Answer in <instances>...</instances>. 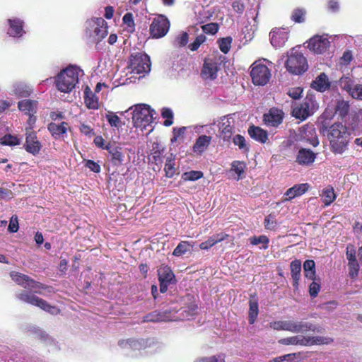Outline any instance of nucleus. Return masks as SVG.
<instances>
[{
  "label": "nucleus",
  "instance_id": "f257e3e1",
  "mask_svg": "<svg viewBox=\"0 0 362 362\" xmlns=\"http://www.w3.org/2000/svg\"><path fill=\"white\" fill-rule=\"evenodd\" d=\"M10 276L12 280L17 284L28 290L22 291L16 293L18 299L26 303L39 307L42 310L52 315H56L59 313L60 310L57 307L49 305L46 300L33 293V292L42 294L40 290L45 288V286L43 284L35 281L28 276L19 272H11Z\"/></svg>",
  "mask_w": 362,
  "mask_h": 362
},
{
  "label": "nucleus",
  "instance_id": "f03ea898",
  "mask_svg": "<svg viewBox=\"0 0 362 362\" xmlns=\"http://www.w3.org/2000/svg\"><path fill=\"white\" fill-rule=\"evenodd\" d=\"M83 76V71L76 65H69L57 75L54 83L57 89L64 93H69L78 83L79 77Z\"/></svg>",
  "mask_w": 362,
  "mask_h": 362
},
{
  "label": "nucleus",
  "instance_id": "7ed1b4c3",
  "mask_svg": "<svg viewBox=\"0 0 362 362\" xmlns=\"http://www.w3.org/2000/svg\"><path fill=\"white\" fill-rule=\"evenodd\" d=\"M327 137L334 153L341 154L347 149L350 134L341 123H334L329 127Z\"/></svg>",
  "mask_w": 362,
  "mask_h": 362
},
{
  "label": "nucleus",
  "instance_id": "20e7f679",
  "mask_svg": "<svg viewBox=\"0 0 362 362\" xmlns=\"http://www.w3.org/2000/svg\"><path fill=\"white\" fill-rule=\"evenodd\" d=\"M155 112L146 104H138L134 107L132 119L134 126L141 132L147 131V134L153 130L152 123Z\"/></svg>",
  "mask_w": 362,
  "mask_h": 362
},
{
  "label": "nucleus",
  "instance_id": "39448f33",
  "mask_svg": "<svg viewBox=\"0 0 362 362\" xmlns=\"http://www.w3.org/2000/svg\"><path fill=\"white\" fill-rule=\"evenodd\" d=\"M150 70V57L146 54L141 52L132 54L130 57L126 73V76L128 74H132V76L127 78L126 81L129 80V82H132V78L134 77V75H139V77H135V79L140 78L144 76L146 74H148Z\"/></svg>",
  "mask_w": 362,
  "mask_h": 362
},
{
  "label": "nucleus",
  "instance_id": "423d86ee",
  "mask_svg": "<svg viewBox=\"0 0 362 362\" xmlns=\"http://www.w3.org/2000/svg\"><path fill=\"white\" fill-rule=\"evenodd\" d=\"M108 33L107 23L103 18H93L86 22V37L90 42H99Z\"/></svg>",
  "mask_w": 362,
  "mask_h": 362
},
{
  "label": "nucleus",
  "instance_id": "0eeeda50",
  "mask_svg": "<svg viewBox=\"0 0 362 362\" xmlns=\"http://www.w3.org/2000/svg\"><path fill=\"white\" fill-rule=\"evenodd\" d=\"M226 62V56L214 52L209 55L204 60L201 71L202 77L205 80H214L217 78V73L221 66Z\"/></svg>",
  "mask_w": 362,
  "mask_h": 362
},
{
  "label": "nucleus",
  "instance_id": "6e6552de",
  "mask_svg": "<svg viewBox=\"0 0 362 362\" xmlns=\"http://www.w3.org/2000/svg\"><path fill=\"white\" fill-rule=\"evenodd\" d=\"M266 59L255 61L250 66V76L255 86H265L272 77L271 69Z\"/></svg>",
  "mask_w": 362,
  "mask_h": 362
},
{
  "label": "nucleus",
  "instance_id": "1a4fd4ad",
  "mask_svg": "<svg viewBox=\"0 0 362 362\" xmlns=\"http://www.w3.org/2000/svg\"><path fill=\"white\" fill-rule=\"evenodd\" d=\"M285 66L289 73L295 75L303 74L308 68L306 58L295 48L288 52V58Z\"/></svg>",
  "mask_w": 362,
  "mask_h": 362
},
{
  "label": "nucleus",
  "instance_id": "9d476101",
  "mask_svg": "<svg viewBox=\"0 0 362 362\" xmlns=\"http://www.w3.org/2000/svg\"><path fill=\"white\" fill-rule=\"evenodd\" d=\"M316 110V103L312 96H307L303 103L293 110V115L300 119H305Z\"/></svg>",
  "mask_w": 362,
  "mask_h": 362
},
{
  "label": "nucleus",
  "instance_id": "9b49d317",
  "mask_svg": "<svg viewBox=\"0 0 362 362\" xmlns=\"http://www.w3.org/2000/svg\"><path fill=\"white\" fill-rule=\"evenodd\" d=\"M170 22L168 19L163 15L158 16L154 18L151 26L150 33L153 38H160L164 37L168 32Z\"/></svg>",
  "mask_w": 362,
  "mask_h": 362
},
{
  "label": "nucleus",
  "instance_id": "f8f14e48",
  "mask_svg": "<svg viewBox=\"0 0 362 362\" xmlns=\"http://www.w3.org/2000/svg\"><path fill=\"white\" fill-rule=\"evenodd\" d=\"M330 46V41L327 34L316 35L308 42V48L316 54L325 52Z\"/></svg>",
  "mask_w": 362,
  "mask_h": 362
},
{
  "label": "nucleus",
  "instance_id": "ddd939ff",
  "mask_svg": "<svg viewBox=\"0 0 362 362\" xmlns=\"http://www.w3.org/2000/svg\"><path fill=\"white\" fill-rule=\"evenodd\" d=\"M285 331L292 333H305L308 331L319 332L317 327L309 322L298 320H286Z\"/></svg>",
  "mask_w": 362,
  "mask_h": 362
},
{
  "label": "nucleus",
  "instance_id": "4468645a",
  "mask_svg": "<svg viewBox=\"0 0 362 362\" xmlns=\"http://www.w3.org/2000/svg\"><path fill=\"white\" fill-rule=\"evenodd\" d=\"M151 340L144 339L130 338L121 339L118 341L120 348L125 350L140 351L144 349L151 345Z\"/></svg>",
  "mask_w": 362,
  "mask_h": 362
},
{
  "label": "nucleus",
  "instance_id": "2eb2a0df",
  "mask_svg": "<svg viewBox=\"0 0 362 362\" xmlns=\"http://www.w3.org/2000/svg\"><path fill=\"white\" fill-rule=\"evenodd\" d=\"M284 115L282 110L274 107L271 108L264 114V123L268 127H277L282 123Z\"/></svg>",
  "mask_w": 362,
  "mask_h": 362
},
{
  "label": "nucleus",
  "instance_id": "dca6fc26",
  "mask_svg": "<svg viewBox=\"0 0 362 362\" xmlns=\"http://www.w3.org/2000/svg\"><path fill=\"white\" fill-rule=\"evenodd\" d=\"M234 119L231 115L224 116L218 124L220 137L224 141H229L233 132Z\"/></svg>",
  "mask_w": 362,
  "mask_h": 362
},
{
  "label": "nucleus",
  "instance_id": "f3484780",
  "mask_svg": "<svg viewBox=\"0 0 362 362\" xmlns=\"http://www.w3.org/2000/svg\"><path fill=\"white\" fill-rule=\"evenodd\" d=\"M32 93L30 86L23 81H15L11 86L9 94L17 98H28Z\"/></svg>",
  "mask_w": 362,
  "mask_h": 362
},
{
  "label": "nucleus",
  "instance_id": "a211bd4d",
  "mask_svg": "<svg viewBox=\"0 0 362 362\" xmlns=\"http://www.w3.org/2000/svg\"><path fill=\"white\" fill-rule=\"evenodd\" d=\"M269 36L271 44L274 47H281L288 38V31L286 28H275L271 31Z\"/></svg>",
  "mask_w": 362,
  "mask_h": 362
},
{
  "label": "nucleus",
  "instance_id": "6ab92c4d",
  "mask_svg": "<svg viewBox=\"0 0 362 362\" xmlns=\"http://www.w3.org/2000/svg\"><path fill=\"white\" fill-rule=\"evenodd\" d=\"M25 135V149L26 151L34 156L38 154L42 146L37 138L36 133L34 132H28L27 130Z\"/></svg>",
  "mask_w": 362,
  "mask_h": 362
},
{
  "label": "nucleus",
  "instance_id": "aec40b11",
  "mask_svg": "<svg viewBox=\"0 0 362 362\" xmlns=\"http://www.w3.org/2000/svg\"><path fill=\"white\" fill-rule=\"evenodd\" d=\"M8 28L7 33L13 37H21L25 33L23 29L24 22L18 18H13L8 20Z\"/></svg>",
  "mask_w": 362,
  "mask_h": 362
},
{
  "label": "nucleus",
  "instance_id": "412c9836",
  "mask_svg": "<svg viewBox=\"0 0 362 362\" xmlns=\"http://www.w3.org/2000/svg\"><path fill=\"white\" fill-rule=\"evenodd\" d=\"M316 158V154L308 148H300L296 156V162L301 165H309L312 164Z\"/></svg>",
  "mask_w": 362,
  "mask_h": 362
},
{
  "label": "nucleus",
  "instance_id": "4be33fe9",
  "mask_svg": "<svg viewBox=\"0 0 362 362\" xmlns=\"http://www.w3.org/2000/svg\"><path fill=\"white\" fill-rule=\"evenodd\" d=\"M248 134L252 139L261 144H265L268 140V133L259 127L252 125L248 129Z\"/></svg>",
  "mask_w": 362,
  "mask_h": 362
},
{
  "label": "nucleus",
  "instance_id": "5701e85b",
  "mask_svg": "<svg viewBox=\"0 0 362 362\" xmlns=\"http://www.w3.org/2000/svg\"><path fill=\"white\" fill-rule=\"evenodd\" d=\"M110 155V160L114 165H119L124 160V155L122 153V148L118 146H113L110 144L105 146Z\"/></svg>",
  "mask_w": 362,
  "mask_h": 362
},
{
  "label": "nucleus",
  "instance_id": "b1692460",
  "mask_svg": "<svg viewBox=\"0 0 362 362\" xmlns=\"http://www.w3.org/2000/svg\"><path fill=\"white\" fill-rule=\"evenodd\" d=\"M211 136L206 135L199 136L193 146V151L197 154L203 153L209 147L211 141Z\"/></svg>",
  "mask_w": 362,
  "mask_h": 362
},
{
  "label": "nucleus",
  "instance_id": "393cba45",
  "mask_svg": "<svg viewBox=\"0 0 362 362\" xmlns=\"http://www.w3.org/2000/svg\"><path fill=\"white\" fill-rule=\"evenodd\" d=\"M308 188L309 185L308 183L295 185L292 187L289 188L284 194V195L287 197L285 200L289 201L296 197L303 194L308 191Z\"/></svg>",
  "mask_w": 362,
  "mask_h": 362
},
{
  "label": "nucleus",
  "instance_id": "a878e982",
  "mask_svg": "<svg viewBox=\"0 0 362 362\" xmlns=\"http://www.w3.org/2000/svg\"><path fill=\"white\" fill-rule=\"evenodd\" d=\"M38 103L37 100L25 99L18 103V107L20 111L26 115L35 114L37 110Z\"/></svg>",
  "mask_w": 362,
  "mask_h": 362
},
{
  "label": "nucleus",
  "instance_id": "bb28decb",
  "mask_svg": "<svg viewBox=\"0 0 362 362\" xmlns=\"http://www.w3.org/2000/svg\"><path fill=\"white\" fill-rule=\"evenodd\" d=\"M228 237V235L224 233L213 235L211 237H209L207 240L202 242L199 245V248L201 250H207L214 245H215L216 244L226 240Z\"/></svg>",
  "mask_w": 362,
  "mask_h": 362
},
{
  "label": "nucleus",
  "instance_id": "cd10ccee",
  "mask_svg": "<svg viewBox=\"0 0 362 362\" xmlns=\"http://www.w3.org/2000/svg\"><path fill=\"white\" fill-rule=\"evenodd\" d=\"M68 124L66 122H61L57 124L55 122H51L48 125V130L55 139H60L67 132Z\"/></svg>",
  "mask_w": 362,
  "mask_h": 362
},
{
  "label": "nucleus",
  "instance_id": "c85d7f7f",
  "mask_svg": "<svg viewBox=\"0 0 362 362\" xmlns=\"http://www.w3.org/2000/svg\"><path fill=\"white\" fill-rule=\"evenodd\" d=\"M84 101L88 109L97 110L99 107L98 97L88 86L84 90Z\"/></svg>",
  "mask_w": 362,
  "mask_h": 362
},
{
  "label": "nucleus",
  "instance_id": "c756f323",
  "mask_svg": "<svg viewBox=\"0 0 362 362\" xmlns=\"http://www.w3.org/2000/svg\"><path fill=\"white\" fill-rule=\"evenodd\" d=\"M312 87L320 92H324L329 88V83L327 75L325 73H321L313 82Z\"/></svg>",
  "mask_w": 362,
  "mask_h": 362
},
{
  "label": "nucleus",
  "instance_id": "7c9ffc66",
  "mask_svg": "<svg viewBox=\"0 0 362 362\" xmlns=\"http://www.w3.org/2000/svg\"><path fill=\"white\" fill-rule=\"evenodd\" d=\"M173 320L166 312L153 311L144 317V322H160Z\"/></svg>",
  "mask_w": 362,
  "mask_h": 362
},
{
  "label": "nucleus",
  "instance_id": "2f4dec72",
  "mask_svg": "<svg viewBox=\"0 0 362 362\" xmlns=\"http://www.w3.org/2000/svg\"><path fill=\"white\" fill-rule=\"evenodd\" d=\"M279 343L283 345L306 346V338L302 335H296L281 339Z\"/></svg>",
  "mask_w": 362,
  "mask_h": 362
},
{
  "label": "nucleus",
  "instance_id": "473e14b6",
  "mask_svg": "<svg viewBox=\"0 0 362 362\" xmlns=\"http://www.w3.org/2000/svg\"><path fill=\"white\" fill-rule=\"evenodd\" d=\"M158 274L160 281L172 283L175 278L172 270L168 266L160 267L158 269Z\"/></svg>",
  "mask_w": 362,
  "mask_h": 362
},
{
  "label": "nucleus",
  "instance_id": "72a5a7b5",
  "mask_svg": "<svg viewBox=\"0 0 362 362\" xmlns=\"http://www.w3.org/2000/svg\"><path fill=\"white\" fill-rule=\"evenodd\" d=\"M290 267L291 276L294 282L293 286H297L300 277L301 262L298 259H295L291 262Z\"/></svg>",
  "mask_w": 362,
  "mask_h": 362
},
{
  "label": "nucleus",
  "instance_id": "f704fd0d",
  "mask_svg": "<svg viewBox=\"0 0 362 362\" xmlns=\"http://www.w3.org/2000/svg\"><path fill=\"white\" fill-rule=\"evenodd\" d=\"M305 276L310 280H317L315 274V263L313 260L308 259L303 264Z\"/></svg>",
  "mask_w": 362,
  "mask_h": 362
},
{
  "label": "nucleus",
  "instance_id": "c9c22d12",
  "mask_svg": "<svg viewBox=\"0 0 362 362\" xmlns=\"http://www.w3.org/2000/svg\"><path fill=\"white\" fill-rule=\"evenodd\" d=\"M349 110V105L347 101L342 99H337L336 100L335 113L339 115L341 117H344L347 115Z\"/></svg>",
  "mask_w": 362,
  "mask_h": 362
},
{
  "label": "nucleus",
  "instance_id": "e433bc0d",
  "mask_svg": "<svg viewBox=\"0 0 362 362\" xmlns=\"http://www.w3.org/2000/svg\"><path fill=\"white\" fill-rule=\"evenodd\" d=\"M193 247V244L188 241H181L177 246L175 248L173 255L176 257H180L190 252Z\"/></svg>",
  "mask_w": 362,
  "mask_h": 362
},
{
  "label": "nucleus",
  "instance_id": "4c0bfd02",
  "mask_svg": "<svg viewBox=\"0 0 362 362\" xmlns=\"http://www.w3.org/2000/svg\"><path fill=\"white\" fill-rule=\"evenodd\" d=\"M306 346L329 344L333 341L330 337H305Z\"/></svg>",
  "mask_w": 362,
  "mask_h": 362
},
{
  "label": "nucleus",
  "instance_id": "58836bf2",
  "mask_svg": "<svg viewBox=\"0 0 362 362\" xmlns=\"http://www.w3.org/2000/svg\"><path fill=\"white\" fill-rule=\"evenodd\" d=\"M336 199V195L332 187H327L322 190V199L325 206L330 205Z\"/></svg>",
  "mask_w": 362,
  "mask_h": 362
},
{
  "label": "nucleus",
  "instance_id": "ea45409f",
  "mask_svg": "<svg viewBox=\"0 0 362 362\" xmlns=\"http://www.w3.org/2000/svg\"><path fill=\"white\" fill-rule=\"evenodd\" d=\"M259 308L258 303L256 299H251L250 300V309H249V322L253 324L258 315Z\"/></svg>",
  "mask_w": 362,
  "mask_h": 362
},
{
  "label": "nucleus",
  "instance_id": "a19ab883",
  "mask_svg": "<svg viewBox=\"0 0 362 362\" xmlns=\"http://www.w3.org/2000/svg\"><path fill=\"white\" fill-rule=\"evenodd\" d=\"M250 243L253 245H257L259 244H262V246L259 247L260 249L266 250L268 248L269 240L266 235H260V236H253L250 239Z\"/></svg>",
  "mask_w": 362,
  "mask_h": 362
},
{
  "label": "nucleus",
  "instance_id": "79ce46f5",
  "mask_svg": "<svg viewBox=\"0 0 362 362\" xmlns=\"http://www.w3.org/2000/svg\"><path fill=\"white\" fill-rule=\"evenodd\" d=\"M246 165L244 162L235 160L231 164V170L234 171L237 177L236 180H238L241 178V175L244 173Z\"/></svg>",
  "mask_w": 362,
  "mask_h": 362
},
{
  "label": "nucleus",
  "instance_id": "37998d69",
  "mask_svg": "<svg viewBox=\"0 0 362 362\" xmlns=\"http://www.w3.org/2000/svg\"><path fill=\"white\" fill-rule=\"evenodd\" d=\"M21 139L16 136L6 134L0 139V144L6 146H16L20 144Z\"/></svg>",
  "mask_w": 362,
  "mask_h": 362
},
{
  "label": "nucleus",
  "instance_id": "c03bdc74",
  "mask_svg": "<svg viewBox=\"0 0 362 362\" xmlns=\"http://www.w3.org/2000/svg\"><path fill=\"white\" fill-rule=\"evenodd\" d=\"M203 177V173L201 171L191 170L184 173L182 175V179L184 181H196Z\"/></svg>",
  "mask_w": 362,
  "mask_h": 362
},
{
  "label": "nucleus",
  "instance_id": "a18cd8bd",
  "mask_svg": "<svg viewBox=\"0 0 362 362\" xmlns=\"http://www.w3.org/2000/svg\"><path fill=\"white\" fill-rule=\"evenodd\" d=\"M354 85L353 81L349 76H342L339 81V86L348 93L350 92Z\"/></svg>",
  "mask_w": 362,
  "mask_h": 362
},
{
  "label": "nucleus",
  "instance_id": "49530a36",
  "mask_svg": "<svg viewBox=\"0 0 362 362\" xmlns=\"http://www.w3.org/2000/svg\"><path fill=\"white\" fill-rule=\"evenodd\" d=\"M161 115L165 120L163 124L166 127H169L173 123V112L170 108H163Z\"/></svg>",
  "mask_w": 362,
  "mask_h": 362
},
{
  "label": "nucleus",
  "instance_id": "de8ad7c7",
  "mask_svg": "<svg viewBox=\"0 0 362 362\" xmlns=\"http://www.w3.org/2000/svg\"><path fill=\"white\" fill-rule=\"evenodd\" d=\"M233 144L238 146L239 148L243 151H247L249 148L246 144V141L244 136L237 134L234 136L233 139Z\"/></svg>",
  "mask_w": 362,
  "mask_h": 362
},
{
  "label": "nucleus",
  "instance_id": "09e8293b",
  "mask_svg": "<svg viewBox=\"0 0 362 362\" xmlns=\"http://www.w3.org/2000/svg\"><path fill=\"white\" fill-rule=\"evenodd\" d=\"M232 38L227 37L218 40L219 48L222 52L227 54L231 47Z\"/></svg>",
  "mask_w": 362,
  "mask_h": 362
},
{
  "label": "nucleus",
  "instance_id": "8fccbe9b",
  "mask_svg": "<svg viewBox=\"0 0 362 362\" xmlns=\"http://www.w3.org/2000/svg\"><path fill=\"white\" fill-rule=\"evenodd\" d=\"M305 11L303 8H296L291 14V19L296 23H303L305 21Z\"/></svg>",
  "mask_w": 362,
  "mask_h": 362
},
{
  "label": "nucleus",
  "instance_id": "3c124183",
  "mask_svg": "<svg viewBox=\"0 0 362 362\" xmlns=\"http://www.w3.org/2000/svg\"><path fill=\"white\" fill-rule=\"evenodd\" d=\"M188 40V34L186 32H183L180 33L177 37H176L174 41V44L177 47H183L187 44Z\"/></svg>",
  "mask_w": 362,
  "mask_h": 362
},
{
  "label": "nucleus",
  "instance_id": "603ef678",
  "mask_svg": "<svg viewBox=\"0 0 362 362\" xmlns=\"http://www.w3.org/2000/svg\"><path fill=\"white\" fill-rule=\"evenodd\" d=\"M349 94L354 98L362 100V85L354 84Z\"/></svg>",
  "mask_w": 362,
  "mask_h": 362
},
{
  "label": "nucleus",
  "instance_id": "864d4df0",
  "mask_svg": "<svg viewBox=\"0 0 362 362\" xmlns=\"http://www.w3.org/2000/svg\"><path fill=\"white\" fill-rule=\"evenodd\" d=\"M164 170L166 177H173L176 173L175 162H165Z\"/></svg>",
  "mask_w": 362,
  "mask_h": 362
},
{
  "label": "nucleus",
  "instance_id": "5fc2aeb1",
  "mask_svg": "<svg viewBox=\"0 0 362 362\" xmlns=\"http://www.w3.org/2000/svg\"><path fill=\"white\" fill-rule=\"evenodd\" d=\"M106 118L109 124L114 127H119L120 125L119 117L113 112H109L106 115Z\"/></svg>",
  "mask_w": 362,
  "mask_h": 362
},
{
  "label": "nucleus",
  "instance_id": "6e6d98bb",
  "mask_svg": "<svg viewBox=\"0 0 362 362\" xmlns=\"http://www.w3.org/2000/svg\"><path fill=\"white\" fill-rule=\"evenodd\" d=\"M320 289V284L319 279L313 280V282L309 286V293L311 297L315 298L317 296Z\"/></svg>",
  "mask_w": 362,
  "mask_h": 362
},
{
  "label": "nucleus",
  "instance_id": "4d7b16f0",
  "mask_svg": "<svg viewBox=\"0 0 362 362\" xmlns=\"http://www.w3.org/2000/svg\"><path fill=\"white\" fill-rule=\"evenodd\" d=\"M202 30L207 34L214 35L218 32V25L217 23H211L202 26Z\"/></svg>",
  "mask_w": 362,
  "mask_h": 362
},
{
  "label": "nucleus",
  "instance_id": "13d9d810",
  "mask_svg": "<svg viewBox=\"0 0 362 362\" xmlns=\"http://www.w3.org/2000/svg\"><path fill=\"white\" fill-rule=\"evenodd\" d=\"M348 266L350 276L352 279L356 278L358 276L359 270V265L357 261L349 262Z\"/></svg>",
  "mask_w": 362,
  "mask_h": 362
},
{
  "label": "nucleus",
  "instance_id": "bf43d9fd",
  "mask_svg": "<svg viewBox=\"0 0 362 362\" xmlns=\"http://www.w3.org/2000/svg\"><path fill=\"white\" fill-rule=\"evenodd\" d=\"M206 40V37L204 35H198L195 40L189 45V48L192 51L197 50L199 46Z\"/></svg>",
  "mask_w": 362,
  "mask_h": 362
},
{
  "label": "nucleus",
  "instance_id": "052dcab7",
  "mask_svg": "<svg viewBox=\"0 0 362 362\" xmlns=\"http://www.w3.org/2000/svg\"><path fill=\"white\" fill-rule=\"evenodd\" d=\"M186 131V128L185 127L177 128L175 127L173 129V136L171 139L172 142H175L180 138L183 137Z\"/></svg>",
  "mask_w": 362,
  "mask_h": 362
},
{
  "label": "nucleus",
  "instance_id": "680f3d73",
  "mask_svg": "<svg viewBox=\"0 0 362 362\" xmlns=\"http://www.w3.org/2000/svg\"><path fill=\"white\" fill-rule=\"evenodd\" d=\"M197 362H225V359L223 356L222 355H216V356H212L209 357H204Z\"/></svg>",
  "mask_w": 362,
  "mask_h": 362
},
{
  "label": "nucleus",
  "instance_id": "e2e57ef3",
  "mask_svg": "<svg viewBox=\"0 0 362 362\" xmlns=\"http://www.w3.org/2000/svg\"><path fill=\"white\" fill-rule=\"evenodd\" d=\"M303 89L300 87L291 88L288 90V95L293 99L297 100L301 97Z\"/></svg>",
  "mask_w": 362,
  "mask_h": 362
},
{
  "label": "nucleus",
  "instance_id": "0e129e2a",
  "mask_svg": "<svg viewBox=\"0 0 362 362\" xmlns=\"http://www.w3.org/2000/svg\"><path fill=\"white\" fill-rule=\"evenodd\" d=\"M269 326L271 328L274 329V330H277V331L284 330L285 331L286 320H280V321H275V322H270Z\"/></svg>",
  "mask_w": 362,
  "mask_h": 362
},
{
  "label": "nucleus",
  "instance_id": "69168bd1",
  "mask_svg": "<svg viewBox=\"0 0 362 362\" xmlns=\"http://www.w3.org/2000/svg\"><path fill=\"white\" fill-rule=\"evenodd\" d=\"M86 167L89 168L91 171L94 173H100V166L98 163H95L93 160H88L86 162Z\"/></svg>",
  "mask_w": 362,
  "mask_h": 362
},
{
  "label": "nucleus",
  "instance_id": "338daca9",
  "mask_svg": "<svg viewBox=\"0 0 362 362\" xmlns=\"http://www.w3.org/2000/svg\"><path fill=\"white\" fill-rule=\"evenodd\" d=\"M346 257L349 262L356 261V250L353 245H348L346 247Z\"/></svg>",
  "mask_w": 362,
  "mask_h": 362
},
{
  "label": "nucleus",
  "instance_id": "774afa93",
  "mask_svg": "<svg viewBox=\"0 0 362 362\" xmlns=\"http://www.w3.org/2000/svg\"><path fill=\"white\" fill-rule=\"evenodd\" d=\"M264 226L267 229H273L276 226L274 218L272 215L267 216L264 219Z\"/></svg>",
  "mask_w": 362,
  "mask_h": 362
}]
</instances>
